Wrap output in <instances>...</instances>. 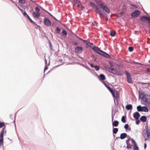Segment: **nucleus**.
<instances>
[{"label": "nucleus", "instance_id": "f257e3e1", "mask_svg": "<svg viewBox=\"0 0 150 150\" xmlns=\"http://www.w3.org/2000/svg\"><path fill=\"white\" fill-rule=\"evenodd\" d=\"M142 96V99L143 103H146L144 104L150 110V96L147 95L144 92H139V97Z\"/></svg>", "mask_w": 150, "mask_h": 150}, {"label": "nucleus", "instance_id": "f03ea898", "mask_svg": "<svg viewBox=\"0 0 150 150\" xmlns=\"http://www.w3.org/2000/svg\"><path fill=\"white\" fill-rule=\"evenodd\" d=\"M125 73L127 76V82L130 83H132L133 81L129 74L126 71H125Z\"/></svg>", "mask_w": 150, "mask_h": 150}, {"label": "nucleus", "instance_id": "7ed1b4c3", "mask_svg": "<svg viewBox=\"0 0 150 150\" xmlns=\"http://www.w3.org/2000/svg\"><path fill=\"white\" fill-rule=\"evenodd\" d=\"M4 131V128H3L1 131L0 135V146L3 144V136Z\"/></svg>", "mask_w": 150, "mask_h": 150}, {"label": "nucleus", "instance_id": "20e7f679", "mask_svg": "<svg viewBox=\"0 0 150 150\" xmlns=\"http://www.w3.org/2000/svg\"><path fill=\"white\" fill-rule=\"evenodd\" d=\"M93 50L97 53L101 54L102 53H103V51L100 50L99 48L97 47L94 46L93 48Z\"/></svg>", "mask_w": 150, "mask_h": 150}, {"label": "nucleus", "instance_id": "39448f33", "mask_svg": "<svg viewBox=\"0 0 150 150\" xmlns=\"http://www.w3.org/2000/svg\"><path fill=\"white\" fill-rule=\"evenodd\" d=\"M94 10L97 13L99 14L100 16H104V14L102 12L101 10L99 8H98V7L95 9Z\"/></svg>", "mask_w": 150, "mask_h": 150}, {"label": "nucleus", "instance_id": "423d86ee", "mask_svg": "<svg viewBox=\"0 0 150 150\" xmlns=\"http://www.w3.org/2000/svg\"><path fill=\"white\" fill-rule=\"evenodd\" d=\"M140 19L142 21H148V23H150V18L146 16H141Z\"/></svg>", "mask_w": 150, "mask_h": 150}, {"label": "nucleus", "instance_id": "0eeeda50", "mask_svg": "<svg viewBox=\"0 0 150 150\" xmlns=\"http://www.w3.org/2000/svg\"><path fill=\"white\" fill-rule=\"evenodd\" d=\"M82 50V48L80 47H77L75 48V52L78 54L81 53Z\"/></svg>", "mask_w": 150, "mask_h": 150}, {"label": "nucleus", "instance_id": "6e6552de", "mask_svg": "<svg viewBox=\"0 0 150 150\" xmlns=\"http://www.w3.org/2000/svg\"><path fill=\"white\" fill-rule=\"evenodd\" d=\"M139 14L140 12L139 11L137 10L132 13L131 15V16L133 17H137Z\"/></svg>", "mask_w": 150, "mask_h": 150}, {"label": "nucleus", "instance_id": "1a4fd4ad", "mask_svg": "<svg viewBox=\"0 0 150 150\" xmlns=\"http://www.w3.org/2000/svg\"><path fill=\"white\" fill-rule=\"evenodd\" d=\"M95 2L101 8L104 6L103 3L101 0H96Z\"/></svg>", "mask_w": 150, "mask_h": 150}, {"label": "nucleus", "instance_id": "9d476101", "mask_svg": "<svg viewBox=\"0 0 150 150\" xmlns=\"http://www.w3.org/2000/svg\"><path fill=\"white\" fill-rule=\"evenodd\" d=\"M45 25L48 26H50L51 24V22L50 20L47 18H45L44 20Z\"/></svg>", "mask_w": 150, "mask_h": 150}, {"label": "nucleus", "instance_id": "9b49d317", "mask_svg": "<svg viewBox=\"0 0 150 150\" xmlns=\"http://www.w3.org/2000/svg\"><path fill=\"white\" fill-rule=\"evenodd\" d=\"M114 97L117 98L119 97L118 92L115 90H114L111 93Z\"/></svg>", "mask_w": 150, "mask_h": 150}, {"label": "nucleus", "instance_id": "f8f14e48", "mask_svg": "<svg viewBox=\"0 0 150 150\" xmlns=\"http://www.w3.org/2000/svg\"><path fill=\"white\" fill-rule=\"evenodd\" d=\"M101 8L103 11H105L107 13H109L110 12V10L109 8H108L107 6L105 5L102 6Z\"/></svg>", "mask_w": 150, "mask_h": 150}, {"label": "nucleus", "instance_id": "ddd939ff", "mask_svg": "<svg viewBox=\"0 0 150 150\" xmlns=\"http://www.w3.org/2000/svg\"><path fill=\"white\" fill-rule=\"evenodd\" d=\"M140 116V115L138 112H135L133 114L134 118L136 120H138Z\"/></svg>", "mask_w": 150, "mask_h": 150}, {"label": "nucleus", "instance_id": "4468645a", "mask_svg": "<svg viewBox=\"0 0 150 150\" xmlns=\"http://www.w3.org/2000/svg\"><path fill=\"white\" fill-rule=\"evenodd\" d=\"M32 15L35 18H39L40 16V13L39 12H33L32 13Z\"/></svg>", "mask_w": 150, "mask_h": 150}, {"label": "nucleus", "instance_id": "2eb2a0df", "mask_svg": "<svg viewBox=\"0 0 150 150\" xmlns=\"http://www.w3.org/2000/svg\"><path fill=\"white\" fill-rule=\"evenodd\" d=\"M127 134L125 133H123L120 134V138L121 139H123L126 137Z\"/></svg>", "mask_w": 150, "mask_h": 150}, {"label": "nucleus", "instance_id": "dca6fc26", "mask_svg": "<svg viewBox=\"0 0 150 150\" xmlns=\"http://www.w3.org/2000/svg\"><path fill=\"white\" fill-rule=\"evenodd\" d=\"M140 120L143 122H145L146 120V117L145 116H142L140 118Z\"/></svg>", "mask_w": 150, "mask_h": 150}, {"label": "nucleus", "instance_id": "f3484780", "mask_svg": "<svg viewBox=\"0 0 150 150\" xmlns=\"http://www.w3.org/2000/svg\"><path fill=\"white\" fill-rule=\"evenodd\" d=\"M126 109L127 110H130L132 109V106L131 104L127 105L125 106Z\"/></svg>", "mask_w": 150, "mask_h": 150}, {"label": "nucleus", "instance_id": "a211bd4d", "mask_svg": "<svg viewBox=\"0 0 150 150\" xmlns=\"http://www.w3.org/2000/svg\"><path fill=\"white\" fill-rule=\"evenodd\" d=\"M112 126L114 127H117L119 125V122L117 121H115L112 123Z\"/></svg>", "mask_w": 150, "mask_h": 150}, {"label": "nucleus", "instance_id": "6ab92c4d", "mask_svg": "<svg viewBox=\"0 0 150 150\" xmlns=\"http://www.w3.org/2000/svg\"><path fill=\"white\" fill-rule=\"evenodd\" d=\"M99 77L100 78V80L103 81L105 79V76L103 74H100Z\"/></svg>", "mask_w": 150, "mask_h": 150}, {"label": "nucleus", "instance_id": "aec40b11", "mask_svg": "<svg viewBox=\"0 0 150 150\" xmlns=\"http://www.w3.org/2000/svg\"><path fill=\"white\" fill-rule=\"evenodd\" d=\"M103 53H101V55L104 56L108 58L110 57V55L108 54H107V53H105V52L103 51Z\"/></svg>", "mask_w": 150, "mask_h": 150}, {"label": "nucleus", "instance_id": "412c9836", "mask_svg": "<svg viewBox=\"0 0 150 150\" xmlns=\"http://www.w3.org/2000/svg\"><path fill=\"white\" fill-rule=\"evenodd\" d=\"M123 67V65L122 64H120L116 65V68L118 69H120Z\"/></svg>", "mask_w": 150, "mask_h": 150}, {"label": "nucleus", "instance_id": "4be33fe9", "mask_svg": "<svg viewBox=\"0 0 150 150\" xmlns=\"http://www.w3.org/2000/svg\"><path fill=\"white\" fill-rule=\"evenodd\" d=\"M90 4L92 7L94 9H95L97 7V6L96 5L95 3L93 2H91L90 3Z\"/></svg>", "mask_w": 150, "mask_h": 150}, {"label": "nucleus", "instance_id": "5701e85b", "mask_svg": "<svg viewBox=\"0 0 150 150\" xmlns=\"http://www.w3.org/2000/svg\"><path fill=\"white\" fill-rule=\"evenodd\" d=\"M116 33L115 31H112L110 32V35L112 37H114Z\"/></svg>", "mask_w": 150, "mask_h": 150}, {"label": "nucleus", "instance_id": "b1692460", "mask_svg": "<svg viewBox=\"0 0 150 150\" xmlns=\"http://www.w3.org/2000/svg\"><path fill=\"white\" fill-rule=\"evenodd\" d=\"M88 46H89L90 47L92 48L93 49V48L94 47V45L93 43L89 42L87 45Z\"/></svg>", "mask_w": 150, "mask_h": 150}, {"label": "nucleus", "instance_id": "393cba45", "mask_svg": "<svg viewBox=\"0 0 150 150\" xmlns=\"http://www.w3.org/2000/svg\"><path fill=\"white\" fill-rule=\"evenodd\" d=\"M137 110L139 112L143 111L142 107L140 106H138L137 107Z\"/></svg>", "mask_w": 150, "mask_h": 150}, {"label": "nucleus", "instance_id": "a878e982", "mask_svg": "<svg viewBox=\"0 0 150 150\" xmlns=\"http://www.w3.org/2000/svg\"><path fill=\"white\" fill-rule=\"evenodd\" d=\"M143 111H144L145 112H147L148 111V110L147 108V107L146 106H144L142 107V110Z\"/></svg>", "mask_w": 150, "mask_h": 150}, {"label": "nucleus", "instance_id": "bb28decb", "mask_svg": "<svg viewBox=\"0 0 150 150\" xmlns=\"http://www.w3.org/2000/svg\"><path fill=\"white\" fill-rule=\"evenodd\" d=\"M110 72L114 74H116L117 73V71L113 68H112L111 71Z\"/></svg>", "mask_w": 150, "mask_h": 150}, {"label": "nucleus", "instance_id": "cd10ccee", "mask_svg": "<svg viewBox=\"0 0 150 150\" xmlns=\"http://www.w3.org/2000/svg\"><path fill=\"white\" fill-rule=\"evenodd\" d=\"M125 118L126 117L125 116H123L122 117L121 121L123 122L124 123H125L126 122Z\"/></svg>", "mask_w": 150, "mask_h": 150}, {"label": "nucleus", "instance_id": "c85d7f7f", "mask_svg": "<svg viewBox=\"0 0 150 150\" xmlns=\"http://www.w3.org/2000/svg\"><path fill=\"white\" fill-rule=\"evenodd\" d=\"M118 131V129L117 128H113V132L114 134H116Z\"/></svg>", "mask_w": 150, "mask_h": 150}, {"label": "nucleus", "instance_id": "c756f323", "mask_svg": "<svg viewBox=\"0 0 150 150\" xmlns=\"http://www.w3.org/2000/svg\"><path fill=\"white\" fill-rule=\"evenodd\" d=\"M109 64L111 67L114 66L115 65V63L113 62H110Z\"/></svg>", "mask_w": 150, "mask_h": 150}, {"label": "nucleus", "instance_id": "7c9ffc66", "mask_svg": "<svg viewBox=\"0 0 150 150\" xmlns=\"http://www.w3.org/2000/svg\"><path fill=\"white\" fill-rule=\"evenodd\" d=\"M27 18H28V20L30 22H31L33 24H35V22L31 20V19L30 18V17L28 15H27Z\"/></svg>", "mask_w": 150, "mask_h": 150}, {"label": "nucleus", "instance_id": "2f4dec72", "mask_svg": "<svg viewBox=\"0 0 150 150\" xmlns=\"http://www.w3.org/2000/svg\"><path fill=\"white\" fill-rule=\"evenodd\" d=\"M91 58L92 60L93 61H96V57L93 55H92L91 56Z\"/></svg>", "mask_w": 150, "mask_h": 150}, {"label": "nucleus", "instance_id": "473e14b6", "mask_svg": "<svg viewBox=\"0 0 150 150\" xmlns=\"http://www.w3.org/2000/svg\"><path fill=\"white\" fill-rule=\"evenodd\" d=\"M107 88L108 89V90L110 91L112 93V91L114 90H112L110 87L109 86H107Z\"/></svg>", "mask_w": 150, "mask_h": 150}, {"label": "nucleus", "instance_id": "72a5a7b5", "mask_svg": "<svg viewBox=\"0 0 150 150\" xmlns=\"http://www.w3.org/2000/svg\"><path fill=\"white\" fill-rule=\"evenodd\" d=\"M92 25L94 26H96V27H97L98 25V23H97L96 21H94V22H93Z\"/></svg>", "mask_w": 150, "mask_h": 150}, {"label": "nucleus", "instance_id": "f704fd0d", "mask_svg": "<svg viewBox=\"0 0 150 150\" xmlns=\"http://www.w3.org/2000/svg\"><path fill=\"white\" fill-rule=\"evenodd\" d=\"M131 141L132 143L133 144L134 146L137 145L135 141L134 140V139H131Z\"/></svg>", "mask_w": 150, "mask_h": 150}, {"label": "nucleus", "instance_id": "c9c22d12", "mask_svg": "<svg viewBox=\"0 0 150 150\" xmlns=\"http://www.w3.org/2000/svg\"><path fill=\"white\" fill-rule=\"evenodd\" d=\"M112 68H111L110 67H107L106 68V70L108 71L109 72H111V71Z\"/></svg>", "mask_w": 150, "mask_h": 150}, {"label": "nucleus", "instance_id": "e433bc0d", "mask_svg": "<svg viewBox=\"0 0 150 150\" xmlns=\"http://www.w3.org/2000/svg\"><path fill=\"white\" fill-rule=\"evenodd\" d=\"M5 125L4 123V122H0V128H1Z\"/></svg>", "mask_w": 150, "mask_h": 150}, {"label": "nucleus", "instance_id": "4c0bfd02", "mask_svg": "<svg viewBox=\"0 0 150 150\" xmlns=\"http://www.w3.org/2000/svg\"><path fill=\"white\" fill-rule=\"evenodd\" d=\"M133 48L132 47H129L128 48V50L130 52H132L133 51Z\"/></svg>", "mask_w": 150, "mask_h": 150}, {"label": "nucleus", "instance_id": "58836bf2", "mask_svg": "<svg viewBox=\"0 0 150 150\" xmlns=\"http://www.w3.org/2000/svg\"><path fill=\"white\" fill-rule=\"evenodd\" d=\"M62 34L63 35H67L66 32L64 30H63L62 32Z\"/></svg>", "mask_w": 150, "mask_h": 150}, {"label": "nucleus", "instance_id": "ea45409f", "mask_svg": "<svg viewBox=\"0 0 150 150\" xmlns=\"http://www.w3.org/2000/svg\"><path fill=\"white\" fill-rule=\"evenodd\" d=\"M57 32V33H59V32L61 30V29L60 28H59L58 27H57L56 29Z\"/></svg>", "mask_w": 150, "mask_h": 150}, {"label": "nucleus", "instance_id": "a19ab883", "mask_svg": "<svg viewBox=\"0 0 150 150\" xmlns=\"http://www.w3.org/2000/svg\"><path fill=\"white\" fill-rule=\"evenodd\" d=\"M128 142L129 141H126V143L127 145V149H129L131 148V147L128 145Z\"/></svg>", "mask_w": 150, "mask_h": 150}, {"label": "nucleus", "instance_id": "79ce46f5", "mask_svg": "<svg viewBox=\"0 0 150 150\" xmlns=\"http://www.w3.org/2000/svg\"><path fill=\"white\" fill-rule=\"evenodd\" d=\"M139 148L137 145L134 146V150H138Z\"/></svg>", "mask_w": 150, "mask_h": 150}, {"label": "nucleus", "instance_id": "37998d69", "mask_svg": "<svg viewBox=\"0 0 150 150\" xmlns=\"http://www.w3.org/2000/svg\"><path fill=\"white\" fill-rule=\"evenodd\" d=\"M19 2L20 3H21L22 4H24L25 2L24 0H19Z\"/></svg>", "mask_w": 150, "mask_h": 150}, {"label": "nucleus", "instance_id": "c03bdc74", "mask_svg": "<svg viewBox=\"0 0 150 150\" xmlns=\"http://www.w3.org/2000/svg\"><path fill=\"white\" fill-rule=\"evenodd\" d=\"M78 43L77 42L74 41L72 42V44L76 46L78 45Z\"/></svg>", "mask_w": 150, "mask_h": 150}, {"label": "nucleus", "instance_id": "a18cd8bd", "mask_svg": "<svg viewBox=\"0 0 150 150\" xmlns=\"http://www.w3.org/2000/svg\"><path fill=\"white\" fill-rule=\"evenodd\" d=\"M95 68V69L97 70V71H98L99 70V67L97 66H95V67H94Z\"/></svg>", "mask_w": 150, "mask_h": 150}, {"label": "nucleus", "instance_id": "49530a36", "mask_svg": "<svg viewBox=\"0 0 150 150\" xmlns=\"http://www.w3.org/2000/svg\"><path fill=\"white\" fill-rule=\"evenodd\" d=\"M129 125L128 124H126L124 126V127L125 129H127Z\"/></svg>", "mask_w": 150, "mask_h": 150}, {"label": "nucleus", "instance_id": "de8ad7c7", "mask_svg": "<svg viewBox=\"0 0 150 150\" xmlns=\"http://www.w3.org/2000/svg\"><path fill=\"white\" fill-rule=\"evenodd\" d=\"M35 10L37 11V12H39L40 11L39 8L38 7H36L35 8Z\"/></svg>", "mask_w": 150, "mask_h": 150}, {"label": "nucleus", "instance_id": "09e8293b", "mask_svg": "<svg viewBox=\"0 0 150 150\" xmlns=\"http://www.w3.org/2000/svg\"><path fill=\"white\" fill-rule=\"evenodd\" d=\"M132 7L133 8H135V9H137V7L134 5H132Z\"/></svg>", "mask_w": 150, "mask_h": 150}, {"label": "nucleus", "instance_id": "8fccbe9b", "mask_svg": "<svg viewBox=\"0 0 150 150\" xmlns=\"http://www.w3.org/2000/svg\"><path fill=\"white\" fill-rule=\"evenodd\" d=\"M83 41L85 42L86 44H87V45L89 43V42H88V41L87 40H83Z\"/></svg>", "mask_w": 150, "mask_h": 150}, {"label": "nucleus", "instance_id": "3c124183", "mask_svg": "<svg viewBox=\"0 0 150 150\" xmlns=\"http://www.w3.org/2000/svg\"><path fill=\"white\" fill-rule=\"evenodd\" d=\"M140 122L139 121V120H137L136 122V123L138 125L139 124V123H140Z\"/></svg>", "mask_w": 150, "mask_h": 150}, {"label": "nucleus", "instance_id": "603ef678", "mask_svg": "<svg viewBox=\"0 0 150 150\" xmlns=\"http://www.w3.org/2000/svg\"><path fill=\"white\" fill-rule=\"evenodd\" d=\"M23 14L25 16H27V15H28L25 11L23 13Z\"/></svg>", "mask_w": 150, "mask_h": 150}, {"label": "nucleus", "instance_id": "864d4df0", "mask_svg": "<svg viewBox=\"0 0 150 150\" xmlns=\"http://www.w3.org/2000/svg\"><path fill=\"white\" fill-rule=\"evenodd\" d=\"M48 69L47 67L46 66L44 68V71L45 72V71L46 70Z\"/></svg>", "mask_w": 150, "mask_h": 150}, {"label": "nucleus", "instance_id": "5fc2aeb1", "mask_svg": "<svg viewBox=\"0 0 150 150\" xmlns=\"http://www.w3.org/2000/svg\"><path fill=\"white\" fill-rule=\"evenodd\" d=\"M90 66L92 68H94L95 67V66H94L93 64H91Z\"/></svg>", "mask_w": 150, "mask_h": 150}, {"label": "nucleus", "instance_id": "6e6d98bb", "mask_svg": "<svg viewBox=\"0 0 150 150\" xmlns=\"http://www.w3.org/2000/svg\"><path fill=\"white\" fill-rule=\"evenodd\" d=\"M146 143H145L144 144V148L145 149H146Z\"/></svg>", "mask_w": 150, "mask_h": 150}, {"label": "nucleus", "instance_id": "4d7b16f0", "mask_svg": "<svg viewBox=\"0 0 150 150\" xmlns=\"http://www.w3.org/2000/svg\"><path fill=\"white\" fill-rule=\"evenodd\" d=\"M147 71L148 72H150V68H148L147 69Z\"/></svg>", "mask_w": 150, "mask_h": 150}, {"label": "nucleus", "instance_id": "13d9d810", "mask_svg": "<svg viewBox=\"0 0 150 150\" xmlns=\"http://www.w3.org/2000/svg\"><path fill=\"white\" fill-rule=\"evenodd\" d=\"M76 37H77V38H79L80 40H81V41H83V40L82 39H81V38H79L78 37V36H76Z\"/></svg>", "mask_w": 150, "mask_h": 150}, {"label": "nucleus", "instance_id": "bf43d9fd", "mask_svg": "<svg viewBox=\"0 0 150 150\" xmlns=\"http://www.w3.org/2000/svg\"><path fill=\"white\" fill-rule=\"evenodd\" d=\"M112 121L113 120V119H114V116H113L112 115Z\"/></svg>", "mask_w": 150, "mask_h": 150}, {"label": "nucleus", "instance_id": "052dcab7", "mask_svg": "<svg viewBox=\"0 0 150 150\" xmlns=\"http://www.w3.org/2000/svg\"><path fill=\"white\" fill-rule=\"evenodd\" d=\"M20 10L23 13V10L22 9H20Z\"/></svg>", "mask_w": 150, "mask_h": 150}, {"label": "nucleus", "instance_id": "680f3d73", "mask_svg": "<svg viewBox=\"0 0 150 150\" xmlns=\"http://www.w3.org/2000/svg\"><path fill=\"white\" fill-rule=\"evenodd\" d=\"M123 13H123V12H122V13H120V16H122L123 15Z\"/></svg>", "mask_w": 150, "mask_h": 150}, {"label": "nucleus", "instance_id": "e2e57ef3", "mask_svg": "<svg viewBox=\"0 0 150 150\" xmlns=\"http://www.w3.org/2000/svg\"><path fill=\"white\" fill-rule=\"evenodd\" d=\"M10 1H11L12 2L14 3V2L13 0H10Z\"/></svg>", "mask_w": 150, "mask_h": 150}, {"label": "nucleus", "instance_id": "0e129e2a", "mask_svg": "<svg viewBox=\"0 0 150 150\" xmlns=\"http://www.w3.org/2000/svg\"><path fill=\"white\" fill-rule=\"evenodd\" d=\"M52 16L53 17V18H54L55 20H56L57 21V19H56V18H55L54 17V16Z\"/></svg>", "mask_w": 150, "mask_h": 150}, {"label": "nucleus", "instance_id": "69168bd1", "mask_svg": "<svg viewBox=\"0 0 150 150\" xmlns=\"http://www.w3.org/2000/svg\"><path fill=\"white\" fill-rule=\"evenodd\" d=\"M17 7L20 10V9H21L20 7L18 6H17Z\"/></svg>", "mask_w": 150, "mask_h": 150}, {"label": "nucleus", "instance_id": "338daca9", "mask_svg": "<svg viewBox=\"0 0 150 150\" xmlns=\"http://www.w3.org/2000/svg\"><path fill=\"white\" fill-rule=\"evenodd\" d=\"M135 63L136 64H140V63H139L138 62H135Z\"/></svg>", "mask_w": 150, "mask_h": 150}, {"label": "nucleus", "instance_id": "774afa93", "mask_svg": "<svg viewBox=\"0 0 150 150\" xmlns=\"http://www.w3.org/2000/svg\"><path fill=\"white\" fill-rule=\"evenodd\" d=\"M16 5L17 7L18 5L17 4H16Z\"/></svg>", "mask_w": 150, "mask_h": 150}]
</instances>
